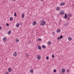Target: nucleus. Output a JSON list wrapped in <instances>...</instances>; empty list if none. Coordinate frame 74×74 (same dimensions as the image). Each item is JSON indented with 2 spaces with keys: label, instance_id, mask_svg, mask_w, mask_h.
Here are the masks:
<instances>
[{
  "label": "nucleus",
  "instance_id": "nucleus-1",
  "mask_svg": "<svg viewBox=\"0 0 74 74\" xmlns=\"http://www.w3.org/2000/svg\"><path fill=\"white\" fill-rule=\"evenodd\" d=\"M45 21H44V20H41L40 21V25L42 26H44L45 25Z\"/></svg>",
  "mask_w": 74,
  "mask_h": 74
},
{
  "label": "nucleus",
  "instance_id": "nucleus-2",
  "mask_svg": "<svg viewBox=\"0 0 74 74\" xmlns=\"http://www.w3.org/2000/svg\"><path fill=\"white\" fill-rule=\"evenodd\" d=\"M13 56L16 57L17 56V53L16 51L14 52L13 54Z\"/></svg>",
  "mask_w": 74,
  "mask_h": 74
},
{
  "label": "nucleus",
  "instance_id": "nucleus-3",
  "mask_svg": "<svg viewBox=\"0 0 74 74\" xmlns=\"http://www.w3.org/2000/svg\"><path fill=\"white\" fill-rule=\"evenodd\" d=\"M64 11H60V15H63L65 13Z\"/></svg>",
  "mask_w": 74,
  "mask_h": 74
},
{
  "label": "nucleus",
  "instance_id": "nucleus-4",
  "mask_svg": "<svg viewBox=\"0 0 74 74\" xmlns=\"http://www.w3.org/2000/svg\"><path fill=\"white\" fill-rule=\"evenodd\" d=\"M32 24L33 26H34L37 24V22L36 21H34L32 22Z\"/></svg>",
  "mask_w": 74,
  "mask_h": 74
},
{
  "label": "nucleus",
  "instance_id": "nucleus-5",
  "mask_svg": "<svg viewBox=\"0 0 74 74\" xmlns=\"http://www.w3.org/2000/svg\"><path fill=\"white\" fill-rule=\"evenodd\" d=\"M71 16H72V14H71L70 13H69L68 15V17H69V18H70L71 17Z\"/></svg>",
  "mask_w": 74,
  "mask_h": 74
},
{
  "label": "nucleus",
  "instance_id": "nucleus-6",
  "mask_svg": "<svg viewBox=\"0 0 74 74\" xmlns=\"http://www.w3.org/2000/svg\"><path fill=\"white\" fill-rule=\"evenodd\" d=\"M64 4H65V3H64V2H62L60 3V5L61 6H62L63 5H64Z\"/></svg>",
  "mask_w": 74,
  "mask_h": 74
},
{
  "label": "nucleus",
  "instance_id": "nucleus-7",
  "mask_svg": "<svg viewBox=\"0 0 74 74\" xmlns=\"http://www.w3.org/2000/svg\"><path fill=\"white\" fill-rule=\"evenodd\" d=\"M60 10V7H57L56 8V10L57 11H59Z\"/></svg>",
  "mask_w": 74,
  "mask_h": 74
},
{
  "label": "nucleus",
  "instance_id": "nucleus-8",
  "mask_svg": "<svg viewBox=\"0 0 74 74\" xmlns=\"http://www.w3.org/2000/svg\"><path fill=\"white\" fill-rule=\"evenodd\" d=\"M37 58L38 60H39L41 58V56H40L38 55L37 56Z\"/></svg>",
  "mask_w": 74,
  "mask_h": 74
},
{
  "label": "nucleus",
  "instance_id": "nucleus-9",
  "mask_svg": "<svg viewBox=\"0 0 74 74\" xmlns=\"http://www.w3.org/2000/svg\"><path fill=\"white\" fill-rule=\"evenodd\" d=\"M12 70V69L11 68H8V71H9V72H11Z\"/></svg>",
  "mask_w": 74,
  "mask_h": 74
},
{
  "label": "nucleus",
  "instance_id": "nucleus-10",
  "mask_svg": "<svg viewBox=\"0 0 74 74\" xmlns=\"http://www.w3.org/2000/svg\"><path fill=\"white\" fill-rule=\"evenodd\" d=\"M21 17L22 18H23L25 17V14L23 13L21 14Z\"/></svg>",
  "mask_w": 74,
  "mask_h": 74
},
{
  "label": "nucleus",
  "instance_id": "nucleus-11",
  "mask_svg": "<svg viewBox=\"0 0 74 74\" xmlns=\"http://www.w3.org/2000/svg\"><path fill=\"white\" fill-rule=\"evenodd\" d=\"M7 40V38H6V37H3V41H6Z\"/></svg>",
  "mask_w": 74,
  "mask_h": 74
},
{
  "label": "nucleus",
  "instance_id": "nucleus-12",
  "mask_svg": "<svg viewBox=\"0 0 74 74\" xmlns=\"http://www.w3.org/2000/svg\"><path fill=\"white\" fill-rule=\"evenodd\" d=\"M42 47L43 48V49H45V48H46V46L45 45H42Z\"/></svg>",
  "mask_w": 74,
  "mask_h": 74
},
{
  "label": "nucleus",
  "instance_id": "nucleus-13",
  "mask_svg": "<svg viewBox=\"0 0 74 74\" xmlns=\"http://www.w3.org/2000/svg\"><path fill=\"white\" fill-rule=\"evenodd\" d=\"M47 44L48 45H50L51 44V42L50 41H48Z\"/></svg>",
  "mask_w": 74,
  "mask_h": 74
},
{
  "label": "nucleus",
  "instance_id": "nucleus-14",
  "mask_svg": "<svg viewBox=\"0 0 74 74\" xmlns=\"http://www.w3.org/2000/svg\"><path fill=\"white\" fill-rule=\"evenodd\" d=\"M62 73H64L65 72V69H62Z\"/></svg>",
  "mask_w": 74,
  "mask_h": 74
},
{
  "label": "nucleus",
  "instance_id": "nucleus-15",
  "mask_svg": "<svg viewBox=\"0 0 74 74\" xmlns=\"http://www.w3.org/2000/svg\"><path fill=\"white\" fill-rule=\"evenodd\" d=\"M19 27V24L17 23L16 24V27L18 28V27Z\"/></svg>",
  "mask_w": 74,
  "mask_h": 74
},
{
  "label": "nucleus",
  "instance_id": "nucleus-16",
  "mask_svg": "<svg viewBox=\"0 0 74 74\" xmlns=\"http://www.w3.org/2000/svg\"><path fill=\"white\" fill-rule=\"evenodd\" d=\"M30 73H33V70L32 69L30 70Z\"/></svg>",
  "mask_w": 74,
  "mask_h": 74
},
{
  "label": "nucleus",
  "instance_id": "nucleus-17",
  "mask_svg": "<svg viewBox=\"0 0 74 74\" xmlns=\"http://www.w3.org/2000/svg\"><path fill=\"white\" fill-rule=\"evenodd\" d=\"M68 39L69 41H71L72 40V38L71 37H69L68 38Z\"/></svg>",
  "mask_w": 74,
  "mask_h": 74
},
{
  "label": "nucleus",
  "instance_id": "nucleus-18",
  "mask_svg": "<svg viewBox=\"0 0 74 74\" xmlns=\"http://www.w3.org/2000/svg\"><path fill=\"white\" fill-rule=\"evenodd\" d=\"M56 32L57 33H60V29H57Z\"/></svg>",
  "mask_w": 74,
  "mask_h": 74
},
{
  "label": "nucleus",
  "instance_id": "nucleus-19",
  "mask_svg": "<svg viewBox=\"0 0 74 74\" xmlns=\"http://www.w3.org/2000/svg\"><path fill=\"white\" fill-rule=\"evenodd\" d=\"M11 30L9 31L8 32V34H11Z\"/></svg>",
  "mask_w": 74,
  "mask_h": 74
},
{
  "label": "nucleus",
  "instance_id": "nucleus-20",
  "mask_svg": "<svg viewBox=\"0 0 74 74\" xmlns=\"http://www.w3.org/2000/svg\"><path fill=\"white\" fill-rule=\"evenodd\" d=\"M52 34L53 36H55V32H52Z\"/></svg>",
  "mask_w": 74,
  "mask_h": 74
},
{
  "label": "nucleus",
  "instance_id": "nucleus-21",
  "mask_svg": "<svg viewBox=\"0 0 74 74\" xmlns=\"http://www.w3.org/2000/svg\"><path fill=\"white\" fill-rule=\"evenodd\" d=\"M16 42H19V39L18 38H16Z\"/></svg>",
  "mask_w": 74,
  "mask_h": 74
},
{
  "label": "nucleus",
  "instance_id": "nucleus-22",
  "mask_svg": "<svg viewBox=\"0 0 74 74\" xmlns=\"http://www.w3.org/2000/svg\"><path fill=\"white\" fill-rule=\"evenodd\" d=\"M67 14H65V19H67Z\"/></svg>",
  "mask_w": 74,
  "mask_h": 74
},
{
  "label": "nucleus",
  "instance_id": "nucleus-23",
  "mask_svg": "<svg viewBox=\"0 0 74 74\" xmlns=\"http://www.w3.org/2000/svg\"><path fill=\"white\" fill-rule=\"evenodd\" d=\"M10 21H12L13 20V18L12 17H10Z\"/></svg>",
  "mask_w": 74,
  "mask_h": 74
},
{
  "label": "nucleus",
  "instance_id": "nucleus-24",
  "mask_svg": "<svg viewBox=\"0 0 74 74\" xmlns=\"http://www.w3.org/2000/svg\"><path fill=\"white\" fill-rule=\"evenodd\" d=\"M37 41H41V38H38L37 40Z\"/></svg>",
  "mask_w": 74,
  "mask_h": 74
},
{
  "label": "nucleus",
  "instance_id": "nucleus-25",
  "mask_svg": "<svg viewBox=\"0 0 74 74\" xmlns=\"http://www.w3.org/2000/svg\"><path fill=\"white\" fill-rule=\"evenodd\" d=\"M38 49H41V47L40 46H39L38 47Z\"/></svg>",
  "mask_w": 74,
  "mask_h": 74
},
{
  "label": "nucleus",
  "instance_id": "nucleus-26",
  "mask_svg": "<svg viewBox=\"0 0 74 74\" xmlns=\"http://www.w3.org/2000/svg\"><path fill=\"white\" fill-rule=\"evenodd\" d=\"M69 25V23H65V26H68Z\"/></svg>",
  "mask_w": 74,
  "mask_h": 74
},
{
  "label": "nucleus",
  "instance_id": "nucleus-27",
  "mask_svg": "<svg viewBox=\"0 0 74 74\" xmlns=\"http://www.w3.org/2000/svg\"><path fill=\"white\" fill-rule=\"evenodd\" d=\"M14 16H16V12H14Z\"/></svg>",
  "mask_w": 74,
  "mask_h": 74
},
{
  "label": "nucleus",
  "instance_id": "nucleus-28",
  "mask_svg": "<svg viewBox=\"0 0 74 74\" xmlns=\"http://www.w3.org/2000/svg\"><path fill=\"white\" fill-rule=\"evenodd\" d=\"M53 72L54 73H56V69H54L53 70Z\"/></svg>",
  "mask_w": 74,
  "mask_h": 74
},
{
  "label": "nucleus",
  "instance_id": "nucleus-29",
  "mask_svg": "<svg viewBox=\"0 0 74 74\" xmlns=\"http://www.w3.org/2000/svg\"><path fill=\"white\" fill-rule=\"evenodd\" d=\"M63 38V36L62 35H61L60 37V39H61V38Z\"/></svg>",
  "mask_w": 74,
  "mask_h": 74
},
{
  "label": "nucleus",
  "instance_id": "nucleus-30",
  "mask_svg": "<svg viewBox=\"0 0 74 74\" xmlns=\"http://www.w3.org/2000/svg\"><path fill=\"white\" fill-rule=\"evenodd\" d=\"M49 59V57L47 56L46 57V60H48V59Z\"/></svg>",
  "mask_w": 74,
  "mask_h": 74
},
{
  "label": "nucleus",
  "instance_id": "nucleus-31",
  "mask_svg": "<svg viewBox=\"0 0 74 74\" xmlns=\"http://www.w3.org/2000/svg\"><path fill=\"white\" fill-rule=\"evenodd\" d=\"M25 56H26V57H27V58L28 57V56H29V55H28V54H26L25 55Z\"/></svg>",
  "mask_w": 74,
  "mask_h": 74
},
{
  "label": "nucleus",
  "instance_id": "nucleus-32",
  "mask_svg": "<svg viewBox=\"0 0 74 74\" xmlns=\"http://www.w3.org/2000/svg\"><path fill=\"white\" fill-rule=\"evenodd\" d=\"M51 57L52 58H53L55 57V56H54V55H53V54H52L51 56Z\"/></svg>",
  "mask_w": 74,
  "mask_h": 74
},
{
  "label": "nucleus",
  "instance_id": "nucleus-33",
  "mask_svg": "<svg viewBox=\"0 0 74 74\" xmlns=\"http://www.w3.org/2000/svg\"><path fill=\"white\" fill-rule=\"evenodd\" d=\"M70 17L68 16V18H67V19L68 20H69V19H70Z\"/></svg>",
  "mask_w": 74,
  "mask_h": 74
},
{
  "label": "nucleus",
  "instance_id": "nucleus-34",
  "mask_svg": "<svg viewBox=\"0 0 74 74\" xmlns=\"http://www.w3.org/2000/svg\"><path fill=\"white\" fill-rule=\"evenodd\" d=\"M69 71H70V70H68L67 71V73H69Z\"/></svg>",
  "mask_w": 74,
  "mask_h": 74
},
{
  "label": "nucleus",
  "instance_id": "nucleus-35",
  "mask_svg": "<svg viewBox=\"0 0 74 74\" xmlns=\"http://www.w3.org/2000/svg\"><path fill=\"white\" fill-rule=\"evenodd\" d=\"M6 25L7 26H9V24L8 23H6Z\"/></svg>",
  "mask_w": 74,
  "mask_h": 74
},
{
  "label": "nucleus",
  "instance_id": "nucleus-36",
  "mask_svg": "<svg viewBox=\"0 0 74 74\" xmlns=\"http://www.w3.org/2000/svg\"><path fill=\"white\" fill-rule=\"evenodd\" d=\"M5 74H9L8 72H6L5 73Z\"/></svg>",
  "mask_w": 74,
  "mask_h": 74
},
{
  "label": "nucleus",
  "instance_id": "nucleus-37",
  "mask_svg": "<svg viewBox=\"0 0 74 74\" xmlns=\"http://www.w3.org/2000/svg\"><path fill=\"white\" fill-rule=\"evenodd\" d=\"M12 1H16V0H12Z\"/></svg>",
  "mask_w": 74,
  "mask_h": 74
},
{
  "label": "nucleus",
  "instance_id": "nucleus-38",
  "mask_svg": "<svg viewBox=\"0 0 74 74\" xmlns=\"http://www.w3.org/2000/svg\"><path fill=\"white\" fill-rule=\"evenodd\" d=\"M59 38H60L59 37H58L57 38L58 40H59Z\"/></svg>",
  "mask_w": 74,
  "mask_h": 74
},
{
  "label": "nucleus",
  "instance_id": "nucleus-39",
  "mask_svg": "<svg viewBox=\"0 0 74 74\" xmlns=\"http://www.w3.org/2000/svg\"><path fill=\"white\" fill-rule=\"evenodd\" d=\"M1 27L0 26V30H1Z\"/></svg>",
  "mask_w": 74,
  "mask_h": 74
},
{
  "label": "nucleus",
  "instance_id": "nucleus-40",
  "mask_svg": "<svg viewBox=\"0 0 74 74\" xmlns=\"http://www.w3.org/2000/svg\"><path fill=\"white\" fill-rule=\"evenodd\" d=\"M64 19H65V16H64Z\"/></svg>",
  "mask_w": 74,
  "mask_h": 74
},
{
  "label": "nucleus",
  "instance_id": "nucleus-41",
  "mask_svg": "<svg viewBox=\"0 0 74 74\" xmlns=\"http://www.w3.org/2000/svg\"><path fill=\"white\" fill-rule=\"evenodd\" d=\"M41 1H44V0H40Z\"/></svg>",
  "mask_w": 74,
  "mask_h": 74
},
{
  "label": "nucleus",
  "instance_id": "nucleus-42",
  "mask_svg": "<svg viewBox=\"0 0 74 74\" xmlns=\"http://www.w3.org/2000/svg\"><path fill=\"white\" fill-rule=\"evenodd\" d=\"M73 7H74V4H73Z\"/></svg>",
  "mask_w": 74,
  "mask_h": 74
}]
</instances>
